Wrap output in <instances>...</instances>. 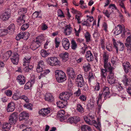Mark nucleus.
Instances as JSON below:
<instances>
[{
	"label": "nucleus",
	"mask_w": 131,
	"mask_h": 131,
	"mask_svg": "<svg viewBox=\"0 0 131 131\" xmlns=\"http://www.w3.org/2000/svg\"><path fill=\"white\" fill-rule=\"evenodd\" d=\"M113 43L114 48L116 49V52L118 53V50L123 51L124 49L125 46L124 44L120 41H116L115 39H113Z\"/></svg>",
	"instance_id": "obj_4"
},
{
	"label": "nucleus",
	"mask_w": 131,
	"mask_h": 131,
	"mask_svg": "<svg viewBox=\"0 0 131 131\" xmlns=\"http://www.w3.org/2000/svg\"><path fill=\"white\" fill-rule=\"evenodd\" d=\"M95 101L93 99H91L88 101L87 108L89 110L92 109L94 106Z\"/></svg>",
	"instance_id": "obj_27"
},
{
	"label": "nucleus",
	"mask_w": 131,
	"mask_h": 131,
	"mask_svg": "<svg viewBox=\"0 0 131 131\" xmlns=\"http://www.w3.org/2000/svg\"><path fill=\"white\" fill-rule=\"evenodd\" d=\"M108 58H104V67L105 69L107 71L108 70L110 72H112L113 68L111 66V64L108 62Z\"/></svg>",
	"instance_id": "obj_10"
},
{
	"label": "nucleus",
	"mask_w": 131,
	"mask_h": 131,
	"mask_svg": "<svg viewBox=\"0 0 131 131\" xmlns=\"http://www.w3.org/2000/svg\"><path fill=\"white\" fill-rule=\"evenodd\" d=\"M83 68L84 71L86 72L89 71L90 69V65L89 63H87L84 64Z\"/></svg>",
	"instance_id": "obj_39"
},
{
	"label": "nucleus",
	"mask_w": 131,
	"mask_h": 131,
	"mask_svg": "<svg viewBox=\"0 0 131 131\" xmlns=\"http://www.w3.org/2000/svg\"><path fill=\"white\" fill-rule=\"evenodd\" d=\"M80 120V118L78 116H74L69 118L67 120L68 123L72 124L73 123H76Z\"/></svg>",
	"instance_id": "obj_20"
},
{
	"label": "nucleus",
	"mask_w": 131,
	"mask_h": 131,
	"mask_svg": "<svg viewBox=\"0 0 131 131\" xmlns=\"http://www.w3.org/2000/svg\"><path fill=\"white\" fill-rule=\"evenodd\" d=\"M102 96L100 93L96 98V104L98 106V113H99L100 111L102 104L103 101L102 100Z\"/></svg>",
	"instance_id": "obj_8"
},
{
	"label": "nucleus",
	"mask_w": 131,
	"mask_h": 131,
	"mask_svg": "<svg viewBox=\"0 0 131 131\" xmlns=\"http://www.w3.org/2000/svg\"><path fill=\"white\" fill-rule=\"evenodd\" d=\"M54 73L56 79L58 82H62L66 80V75L63 71L57 70L55 71Z\"/></svg>",
	"instance_id": "obj_2"
},
{
	"label": "nucleus",
	"mask_w": 131,
	"mask_h": 131,
	"mask_svg": "<svg viewBox=\"0 0 131 131\" xmlns=\"http://www.w3.org/2000/svg\"><path fill=\"white\" fill-rule=\"evenodd\" d=\"M15 26L14 24H11L8 27L6 30L8 31V33L9 32L13 33L15 30Z\"/></svg>",
	"instance_id": "obj_32"
},
{
	"label": "nucleus",
	"mask_w": 131,
	"mask_h": 131,
	"mask_svg": "<svg viewBox=\"0 0 131 131\" xmlns=\"http://www.w3.org/2000/svg\"><path fill=\"white\" fill-rule=\"evenodd\" d=\"M51 110V109L50 108H43L39 111V113L43 116L47 117H48V115L50 113Z\"/></svg>",
	"instance_id": "obj_11"
},
{
	"label": "nucleus",
	"mask_w": 131,
	"mask_h": 131,
	"mask_svg": "<svg viewBox=\"0 0 131 131\" xmlns=\"http://www.w3.org/2000/svg\"><path fill=\"white\" fill-rule=\"evenodd\" d=\"M77 110L78 112L82 113L84 112V109L80 104H77Z\"/></svg>",
	"instance_id": "obj_38"
},
{
	"label": "nucleus",
	"mask_w": 131,
	"mask_h": 131,
	"mask_svg": "<svg viewBox=\"0 0 131 131\" xmlns=\"http://www.w3.org/2000/svg\"><path fill=\"white\" fill-rule=\"evenodd\" d=\"M31 58H24L23 59V66H28L29 65Z\"/></svg>",
	"instance_id": "obj_33"
},
{
	"label": "nucleus",
	"mask_w": 131,
	"mask_h": 131,
	"mask_svg": "<svg viewBox=\"0 0 131 131\" xmlns=\"http://www.w3.org/2000/svg\"><path fill=\"white\" fill-rule=\"evenodd\" d=\"M102 13L108 18L110 17V15L111 14V13H109L107 10H104L102 12Z\"/></svg>",
	"instance_id": "obj_52"
},
{
	"label": "nucleus",
	"mask_w": 131,
	"mask_h": 131,
	"mask_svg": "<svg viewBox=\"0 0 131 131\" xmlns=\"http://www.w3.org/2000/svg\"><path fill=\"white\" fill-rule=\"evenodd\" d=\"M18 93L19 92L16 90V92L14 93L12 97V99L13 100L17 101L18 99H20V96L18 95Z\"/></svg>",
	"instance_id": "obj_35"
},
{
	"label": "nucleus",
	"mask_w": 131,
	"mask_h": 131,
	"mask_svg": "<svg viewBox=\"0 0 131 131\" xmlns=\"http://www.w3.org/2000/svg\"><path fill=\"white\" fill-rule=\"evenodd\" d=\"M68 102L64 101L61 100V101H58L56 103L58 107L60 108H63L66 106Z\"/></svg>",
	"instance_id": "obj_26"
},
{
	"label": "nucleus",
	"mask_w": 131,
	"mask_h": 131,
	"mask_svg": "<svg viewBox=\"0 0 131 131\" xmlns=\"http://www.w3.org/2000/svg\"><path fill=\"white\" fill-rule=\"evenodd\" d=\"M63 47L66 50H68L70 47V43L68 39L66 38H63L62 41Z\"/></svg>",
	"instance_id": "obj_18"
},
{
	"label": "nucleus",
	"mask_w": 131,
	"mask_h": 131,
	"mask_svg": "<svg viewBox=\"0 0 131 131\" xmlns=\"http://www.w3.org/2000/svg\"><path fill=\"white\" fill-rule=\"evenodd\" d=\"M25 15H22L19 17L17 20V22L19 24L24 23L25 22Z\"/></svg>",
	"instance_id": "obj_31"
},
{
	"label": "nucleus",
	"mask_w": 131,
	"mask_h": 131,
	"mask_svg": "<svg viewBox=\"0 0 131 131\" xmlns=\"http://www.w3.org/2000/svg\"><path fill=\"white\" fill-rule=\"evenodd\" d=\"M45 99L46 101L51 102H52L54 100V98L51 94L48 93L45 95Z\"/></svg>",
	"instance_id": "obj_24"
},
{
	"label": "nucleus",
	"mask_w": 131,
	"mask_h": 131,
	"mask_svg": "<svg viewBox=\"0 0 131 131\" xmlns=\"http://www.w3.org/2000/svg\"><path fill=\"white\" fill-rule=\"evenodd\" d=\"M65 113V111L63 110H61L58 112V116L60 118L63 117L64 116Z\"/></svg>",
	"instance_id": "obj_42"
},
{
	"label": "nucleus",
	"mask_w": 131,
	"mask_h": 131,
	"mask_svg": "<svg viewBox=\"0 0 131 131\" xmlns=\"http://www.w3.org/2000/svg\"><path fill=\"white\" fill-rule=\"evenodd\" d=\"M28 32H26V34L24 32H20L16 36V39L17 40H19L21 39L26 37V35L28 34Z\"/></svg>",
	"instance_id": "obj_29"
},
{
	"label": "nucleus",
	"mask_w": 131,
	"mask_h": 131,
	"mask_svg": "<svg viewBox=\"0 0 131 131\" xmlns=\"http://www.w3.org/2000/svg\"><path fill=\"white\" fill-rule=\"evenodd\" d=\"M127 37L126 39V42L125 43L126 46L127 48V52L131 53V31H127L126 34Z\"/></svg>",
	"instance_id": "obj_3"
},
{
	"label": "nucleus",
	"mask_w": 131,
	"mask_h": 131,
	"mask_svg": "<svg viewBox=\"0 0 131 131\" xmlns=\"http://www.w3.org/2000/svg\"><path fill=\"white\" fill-rule=\"evenodd\" d=\"M106 48L107 50L109 51L112 50V45L111 44L107 43L106 46Z\"/></svg>",
	"instance_id": "obj_59"
},
{
	"label": "nucleus",
	"mask_w": 131,
	"mask_h": 131,
	"mask_svg": "<svg viewBox=\"0 0 131 131\" xmlns=\"http://www.w3.org/2000/svg\"><path fill=\"white\" fill-rule=\"evenodd\" d=\"M84 119L87 124L89 125H93L96 128L100 131H101V125L99 118H97V123L95 120H91L89 117L87 115L84 117Z\"/></svg>",
	"instance_id": "obj_1"
},
{
	"label": "nucleus",
	"mask_w": 131,
	"mask_h": 131,
	"mask_svg": "<svg viewBox=\"0 0 131 131\" xmlns=\"http://www.w3.org/2000/svg\"><path fill=\"white\" fill-rule=\"evenodd\" d=\"M79 99L82 101H85L87 99V97L83 94L81 95L79 97Z\"/></svg>",
	"instance_id": "obj_56"
},
{
	"label": "nucleus",
	"mask_w": 131,
	"mask_h": 131,
	"mask_svg": "<svg viewBox=\"0 0 131 131\" xmlns=\"http://www.w3.org/2000/svg\"><path fill=\"white\" fill-rule=\"evenodd\" d=\"M5 93L7 96L11 97L12 95V91L10 90H6L4 92Z\"/></svg>",
	"instance_id": "obj_48"
},
{
	"label": "nucleus",
	"mask_w": 131,
	"mask_h": 131,
	"mask_svg": "<svg viewBox=\"0 0 131 131\" xmlns=\"http://www.w3.org/2000/svg\"><path fill=\"white\" fill-rule=\"evenodd\" d=\"M72 95L71 92H63L60 94L59 97L60 99L65 102H68L70 97Z\"/></svg>",
	"instance_id": "obj_5"
},
{
	"label": "nucleus",
	"mask_w": 131,
	"mask_h": 131,
	"mask_svg": "<svg viewBox=\"0 0 131 131\" xmlns=\"http://www.w3.org/2000/svg\"><path fill=\"white\" fill-rule=\"evenodd\" d=\"M77 82H84V80L82 76L80 74L78 75L77 78Z\"/></svg>",
	"instance_id": "obj_55"
},
{
	"label": "nucleus",
	"mask_w": 131,
	"mask_h": 131,
	"mask_svg": "<svg viewBox=\"0 0 131 131\" xmlns=\"http://www.w3.org/2000/svg\"><path fill=\"white\" fill-rule=\"evenodd\" d=\"M102 93L101 94L102 96V95L104 96V99L105 100L107 98L110 97V92L109 88L108 87L105 86L102 91Z\"/></svg>",
	"instance_id": "obj_9"
},
{
	"label": "nucleus",
	"mask_w": 131,
	"mask_h": 131,
	"mask_svg": "<svg viewBox=\"0 0 131 131\" xmlns=\"http://www.w3.org/2000/svg\"><path fill=\"white\" fill-rule=\"evenodd\" d=\"M100 72L101 80L103 81H106L107 71L105 69H100Z\"/></svg>",
	"instance_id": "obj_23"
},
{
	"label": "nucleus",
	"mask_w": 131,
	"mask_h": 131,
	"mask_svg": "<svg viewBox=\"0 0 131 131\" xmlns=\"http://www.w3.org/2000/svg\"><path fill=\"white\" fill-rule=\"evenodd\" d=\"M10 14L9 12L6 11L1 15L0 18L3 20H8L10 17Z\"/></svg>",
	"instance_id": "obj_15"
},
{
	"label": "nucleus",
	"mask_w": 131,
	"mask_h": 131,
	"mask_svg": "<svg viewBox=\"0 0 131 131\" xmlns=\"http://www.w3.org/2000/svg\"><path fill=\"white\" fill-rule=\"evenodd\" d=\"M122 28L120 25H118L114 29V34L116 35H117L120 34L122 32Z\"/></svg>",
	"instance_id": "obj_28"
},
{
	"label": "nucleus",
	"mask_w": 131,
	"mask_h": 131,
	"mask_svg": "<svg viewBox=\"0 0 131 131\" xmlns=\"http://www.w3.org/2000/svg\"><path fill=\"white\" fill-rule=\"evenodd\" d=\"M15 104L14 103L11 102L9 103L7 105V111L8 112H13L15 109Z\"/></svg>",
	"instance_id": "obj_22"
},
{
	"label": "nucleus",
	"mask_w": 131,
	"mask_h": 131,
	"mask_svg": "<svg viewBox=\"0 0 131 131\" xmlns=\"http://www.w3.org/2000/svg\"><path fill=\"white\" fill-rule=\"evenodd\" d=\"M6 56L7 57H9L10 56H12L13 57H19V55L18 53L16 52H14L13 53L12 51L9 50L5 53L3 56V57Z\"/></svg>",
	"instance_id": "obj_21"
},
{
	"label": "nucleus",
	"mask_w": 131,
	"mask_h": 131,
	"mask_svg": "<svg viewBox=\"0 0 131 131\" xmlns=\"http://www.w3.org/2000/svg\"><path fill=\"white\" fill-rule=\"evenodd\" d=\"M11 124L7 123H4L2 125V129L4 131H8L11 128Z\"/></svg>",
	"instance_id": "obj_30"
},
{
	"label": "nucleus",
	"mask_w": 131,
	"mask_h": 131,
	"mask_svg": "<svg viewBox=\"0 0 131 131\" xmlns=\"http://www.w3.org/2000/svg\"><path fill=\"white\" fill-rule=\"evenodd\" d=\"M107 81L111 85L116 83V79L114 77V74L112 72H110L107 77Z\"/></svg>",
	"instance_id": "obj_12"
},
{
	"label": "nucleus",
	"mask_w": 131,
	"mask_h": 131,
	"mask_svg": "<svg viewBox=\"0 0 131 131\" xmlns=\"http://www.w3.org/2000/svg\"><path fill=\"white\" fill-rule=\"evenodd\" d=\"M91 35L90 33L88 32H86L85 35V38L86 39V42H89L91 40Z\"/></svg>",
	"instance_id": "obj_41"
},
{
	"label": "nucleus",
	"mask_w": 131,
	"mask_h": 131,
	"mask_svg": "<svg viewBox=\"0 0 131 131\" xmlns=\"http://www.w3.org/2000/svg\"><path fill=\"white\" fill-rule=\"evenodd\" d=\"M50 54V53L47 52L45 50H42L40 51V54L42 57H47Z\"/></svg>",
	"instance_id": "obj_37"
},
{
	"label": "nucleus",
	"mask_w": 131,
	"mask_h": 131,
	"mask_svg": "<svg viewBox=\"0 0 131 131\" xmlns=\"http://www.w3.org/2000/svg\"><path fill=\"white\" fill-rule=\"evenodd\" d=\"M28 113L25 111L22 112L19 115V120L20 121L23 120H27L28 119Z\"/></svg>",
	"instance_id": "obj_17"
},
{
	"label": "nucleus",
	"mask_w": 131,
	"mask_h": 131,
	"mask_svg": "<svg viewBox=\"0 0 131 131\" xmlns=\"http://www.w3.org/2000/svg\"><path fill=\"white\" fill-rule=\"evenodd\" d=\"M81 94V91L79 88L78 89V90L74 93V94L76 96H79Z\"/></svg>",
	"instance_id": "obj_64"
},
{
	"label": "nucleus",
	"mask_w": 131,
	"mask_h": 131,
	"mask_svg": "<svg viewBox=\"0 0 131 131\" xmlns=\"http://www.w3.org/2000/svg\"><path fill=\"white\" fill-rule=\"evenodd\" d=\"M88 79L89 83H91V81L94 79V77L92 72H90L89 73V75Z\"/></svg>",
	"instance_id": "obj_40"
},
{
	"label": "nucleus",
	"mask_w": 131,
	"mask_h": 131,
	"mask_svg": "<svg viewBox=\"0 0 131 131\" xmlns=\"http://www.w3.org/2000/svg\"><path fill=\"white\" fill-rule=\"evenodd\" d=\"M16 80L17 82L20 85H23L25 83V78L23 75H18L17 77Z\"/></svg>",
	"instance_id": "obj_16"
},
{
	"label": "nucleus",
	"mask_w": 131,
	"mask_h": 131,
	"mask_svg": "<svg viewBox=\"0 0 131 131\" xmlns=\"http://www.w3.org/2000/svg\"><path fill=\"white\" fill-rule=\"evenodd\" d=\"M25 67L24 69V70L25 72H28L29 70H31L32 68V65H28V66H25Z\"/></svg>",
	"instance_id": "obj_50"
},
{
	"label": "nucleus",
	"mask_w": 131,
	"mask_h": 131,
	"mask_svg": "<svg viewBox=\"0 0 131 131\" xmlns=\"http://www.w3.org/2000/svg\"><path fill=\"white\" fill-rule=\"evenodd\" d=\"M19 58H11V60L14 64H17L19 60Z\"/></svg>",
	"instance_id": "obj_45"
},
{
	"label": "nucleus",
	"mask_w": 131,
	"mask_h": 131,
	"mask_svg": "<svg viewBox=\"0 0 131 131\" xmlns=\"http://www.w3.org/2000/svg\"><path fill=\"white\" fill-rule=\"evenodd\" d=\"M85 57H93L91 51L89 50L86 52L85 55Z\"/></svg>",
	"instance_id": "obj_60"
},
{
	"label": "nucleus",
	"mask_w": 131,
	"mask_h": 131,
	"mask_svg": "<svg viewBox=\"0 0 131 131\" xmlns=\"http://www.w3.org/2000/svg\"><path fill=\"white\" fill-rule=\"evenodd\" d=\"M32 86L31 83L30 82L27 83L25 84L24 89L25 90L29 89Z\"/></svg>",
	"instance_id": "obj_51"
},
{
	"label": "nucleus",
	"mask_w": 131,
	"mask_h": 131,
	"mask_svg": "<svg viewBox=\"0 0 131 131\" xmlns=\"http://www.w3.org/2000/svg\"><path fill=\"white\" fill-rule=\"evenodd\" d=\"M8 33V31L5 29H0V36H3Z\"/></svg>",
	"instance_id": "obj_49"
},
{
	"label": "nucleus",
	"mask_w": 131,
	"mask_h": 131,
	"mask_svg": "<svg viewBox=\"0 0 131 131\" xmlns=\"http://www.w3.org/2000/svg\"><path fill=\"white\" fill-rule=\"evenodd\" d=\"M122 81L126 86L131 84V81L129 80L128 77L126 75H124Z\"/></svg>",
	"instance_id": "obj_25"
},
{
	"label": "nucleus",
	"mask_w": 131,
	"mask_h": 131,
	"mask_svg": "<svg viewBox=\"0 0 131 131\" xmlns=\"http://www.w3.org/2000/svg\"><path fill=\"white\" fill-rule=\"evenodd\" d=\"M27 11V10L26 8H21L19 9L18 13L19 15H20V16H21L25 15V14L26 13Z\"/></svg>",
	"instance_id": "obj_36"
},
{
	"label": "nucleus",
	"mask_w": 131,
	"mask_h": 131,
	"mask_svg": "<svg viewBox=\"0 0 131 131\" xmlns=\"http://www.w3.org/2000/svg\"><path fill=\"white\" fill-rule=\"evenodd\" d=\"M54 42L56 44V48H58L59 46V44L60 43L59 39L57 38H55Z\"/></svg>",
	"instance_id": "obj_54"
},
{
	"label": "nucleus",
	"mask_w": 131,
	"mask_h": 131,
	"mask_svg": "<svg viewBox=\"0 0 131 131\" xmlns=\"http://www.w3.org/2000/svg\"><path fill=\"white\" fill-rule=\"evenodd\" d=\"M44 69L45 68L38 65L36 68L37 71L38 73L40 72L43 71V69Z\"/></svg>",
	"instance_id": "obj_57"
},
{
	"label": "nucleus",
	"mask_w": 131,
	"mask_h": 131,
	"mask_svg": "<svg viewBox=\"0 0 131 131\" xmlns=\"http://www.w3.org/2000/svg\"><path fill=\"white\" fill-rule=\"evenodd\" d=\"M23 106L24 107L26 108L27 109L31 110H32V105L30 103H27L24 104L23 105Z\"/></svg>",
	"instance_id": "obj_44"
},
{
	"label": "nucleus",
	"mask_w": 131,
	"mask_h": 131,
	"mask_svg": "<svg viewBox=\"0 0 131 131\" xmlns=\"http://www.w3.org/2000/svg\"><path fill=\"white\" fill-rule=\"evenodd\" d=\"M71 48L72 49L75 50L77 48V45L75 41L72 40L71 41Z\"/></svg>",
	"instance_id": "obj_43"
},
{
	"label": "nucleus",
	"mask_w": 131,
	"mask_h": 131,
	"mask_svg": "<svg viewBox=\"0 0 131 131\" xmlns=\"http://www.w3.org/2000/svg\"><path fill=\"white\" fill-rule=\"evenodd\" d=\"M58 16L60 17H64V14L62 11L60 9H59L58 11Z\"/></svg>",
	"instance_id": "obj_63"
},
{
	"label": "nucleus",
	"mask_w": 131,
	"mask_h": 131,
	"mask_svg": "<svg viewBox=\"0 0 131 131\" xmlns=\"http://www.w3.org/2000/svg\"><path fill=\"white\" fill-rule=\"evenodd\" d=\"M100 44L101 46V47L103 48H104L105 46L104 44V41L103 38L101 39L100 41Z\"/></svg>",
	"instance_id": "obj_61"
},
{
	"label": "nucleus",
	"mask_w": 131,
	"mask_h": 131,
	"mask_svg": "<svg viewBox=\"0 0 131 131\" xmlns=\"http://www.w3.org/2000/svg\"><path fill=\"white\" fill-rule=\"evenodd\" d=\"M82 131H91V129L89 126L87 125H83L81 127Z\"/></svg>",
	"instance_id": "obj_34"
},
{
	"label": "nucleus",
	"mask_w": 131,
	"mask_h": 131,
	"mask_svg": "<svg viewBox=\"0 0 131 131\" xmlns=\"http://www.w3.org/2000/svg\"><path fill=\"white\" fill-rule=\"evenodd\" d=\"M34 43L35 45L37 46V47H36V48H38L41 46V42L36 39V41Z\"/></svg>",
	"instance_id": "obj_62"
},
{
	"label": "nucleus",
	"mask_w": 131,
	"mask_h": 131,
	"mask_svg": "<svg viewBox=\"0 0 131 131\" xmlns=\"http://www.w3.org/2000/svg\"><path fill=\"white\" fill-rule=\"evenodd\" d=\"M60 57H68V53L67 52H63L59 55Z\"/></svg>",
	"instance_id": "obj_58"
},
{
	"label": "nucleus",
	"mask_w": 131,
	"mask_h": 131,
	"mask_svg": "<svg viewBox=\"0 0 131 131\" xmlns=\"http://www.w3.org/2000/svg\"><path fill=\"white\" fill-rule=\"evenodd\" d=\"M123 66L124 70L126 73H127L130 71L131 66L129 62H125L123 63Z\"/></svg>",
	"instance_id": "obj_14"
},
{
	"label": "nucleus",
	"mask_w": 131,
	"mask_h": 131,
	"mask_svg": "<svg viewBox=\"0 0 131 131\" xmlns=\"http://www.w3.org/2000/svg\"><path fill=\"white\" fill-rule=\"evenodd\" d=\"M18 119L17 113L14 112L9 116V123L11 125L15 124L17 122Z\"/></svg>",
	"instance_id": "obj_7"
},
{
	"label": "nucleus",
	"mask_w": 131,
	"mask_h": 131,
	"mask_svg": "<svg viewBox=\"0 0 131 131\" xmlns=\"http://www.w3.org/2000/svg\"><path fill=\"white\" fill-rule=\"evenodd\" d=\"M72 31V28L70 25H67L65 26L63 33L66 36H69L71 34Z\"/></svg>",
	"instance_id": "obj_19"
},
{
	"label": "nucleus",
	"mask_w": 131,
	"mask_h": 131,
	"mask_svg": "<svg viewBox=\"0 0 131 131\" xmlns=\"http://www.w3.org/2000/svg\"><path fill=\"white\" fill-rule=\"evenodd\" d=\"M57 58H48L47 59V63L51 66L58 65L60 62L57 59Z\"/></svg>",
	"instance_id": "obj_6"
},
{
	"label": "nucleus",
	"mask_w": 131,
	"mask_h": 131,
	"mask_svg": "<svg viewBox=\"0 0 131 131\" xmlns=\"http://www.w3.org/2000/svg\"><path fill=\"white\" fill-rule=\"evenodd\" d=\"M40 13L37 12H35L32 15V17L34 18H40L41 16L39 15Z\"/></svg>",
	"instance_id": "obj_46"
},
{
	"label": "nucleus",
	"mask_w": 131,
	"mask_h": 131,
	"mask_svg": "<svg viewBox=\"0 0 131 131\" xmlns=\"http://www.w3.org/2000/svg\"><path fill=\"white\" fill-rule=\"evenodd\" d=\"M20 99H22L25 101L26 103H28L29 102V100L28 97L25 95H22L20 96Z\"/></svg>",
	"instance_id": "obj_47"
},
{
	"label": "nucleus",
	"mask_w": 131,
	"mask_h": 131,
	"mask_svg": "<svg viewBox=\"0 0 131 131\" xmlns=\"http://www.w3.org/2000/svg\"><path fill=\"white\" fill-rule=\"evenodd\" d=\"M29 27V24H23L21 27V28L22 30H25L28 28Z\"/></svg>",
	"instance_id": "obj_53"
},
{
	"label": "nucleus",
	"mask_w": 131,
	"mask_h": 131,
	"mask_svg": "<svg viewBox=\"0 0 131 131\" xmlns=\"http://www.w3.org/2000/svg\"><path fill=\"white\" fill-rule=\"evenodd\" d=\"M67 73L69 77L72 80L75 79L76 77L74 69L71 68H68L67 70Z\"/></svg>",
	"instance_id": "obj_13"
}]
</instances>
